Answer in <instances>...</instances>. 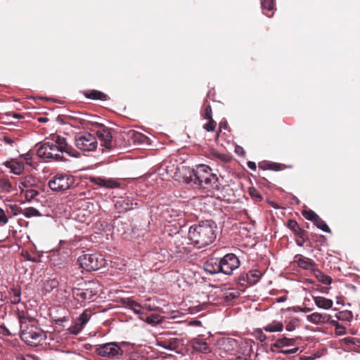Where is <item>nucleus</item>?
Here are the masks:
<instances>
[{"label":"nucleus","instance_id":"obj_14","mask_svg":"<svg viewBox=\"0 0 360 360\" xmlns=\"http://www.w3.org/2000/svg\"><path fill=\"white\" fill-rule=\"evenodd\" d=\"M25 162L18 158H11L3 163L6 167L11 169V172L15 175L20 176L25 172Z\"/></svg>","mask_w":360,"mask_h":360},{"label":"nucleus","instance_id":"obj_1","mask_svg":"<svg viewBox=\"0 0 360 360\" xmlns=\"http://www.w3.org/2000/svg\"><path fill=\"white\" fill-rule=\"evenodd\" d=\"M17 317L20 327V338L27 345L37 347L43 343L46 335L36 323L37 320L27 311L17 310Z\"/></svg>","mask_w":360,"mask_h":360},{"label":"nucleus","instance_id":"obj_62","mask_svg":"<svg viewBox=\"0 0 360 360\" xmlns=\"http://www.w3.org/2000/svg\"><path fill=\"white\" fill-rule=\"evenodd\" d=\"M76 120H77V118H76ZM78 120H79V122L82 125L85 124V123H86V121L84 119L78 118Z\"/></svg>","mask_w":360,"mask_h":360},{"label":"nucleus","instance_id":"obj_17","mask_svg":"<svg viewBox=\"0 0 360 360\" xmlns=\"http://www.w3.org/2000/svg\"><path fill=\"white\" fill-rule=\"evenodd\" d=\"M203 268L206 272L210 274L221 273V265L220 258L211 257L208 259L203 264Z\"/></svg>","mask_w":360,"mask_h":360},{"label":"nucleus","instance_id":"obj_10","mask_svg":"<svg viewBox=\"0 0 360 360\" xmlns=\"http://www.w3.org/2000/svg\"><path fill=\"white\" fill-rule=\"evenodd\" d=\"M96 285V282L89 281L85 288H74L72 295L79 302L92 300L98 293Z\"/></svg>","mask_w":360,"mask_h":360},{"label":"nucleus","instance_id":"obj_20","mask_svg":"<svg viewBox=\"0 0 360 360\" xmlns=\"http://www.w3.org/2000/svg\"><path fill=\"white\" fill-rule=\"evenodd\" d=\"M191 347L195 352L207 354L211 352L208 344L201 339H193L191 342Z\"/></svg>","mask_w":360,"mask_h":360},{"label":"nucleus","instance_id":"obj_64","mask_svg":"<svg viewBox=\"0 0 360 360\" xmlns=\"http://www.w3.org/2000/svg\"><path fill=\"white\" fill-rule=\"evenodd\" d=\"M270 205L274 207V208H278V206L276 205V203L274 202H270Z\"/></svg>","mask_w":360,"mask_h":360},{"label":"nucleus","instance_id":"obj_52","mask_svg":"<svg viewBox=\"0 0 360 360\" xmlns=\"http://www.w3.org/2000/svg\"><path fill=\"white\" fill-rule=\"evenodd\" d=\"M309 240V238H308V236H307V233L305 234V237L304 238H297L296 239V243L298 246H303L304 245V243L307 240Z\"/></svg>","mask_w":360,"mask_h":360},{"label":"nucleus","instance_id":"obj_48","mask_svg":"<svg viewBox=\"0 0 360 360\" xmlns=\"http://www.w3.org/2000/svg\"><path fill=\"white\" fill-rule=\"evenodd\" d=\"M10 209L13 212V215H17L18 214H22L23 210H22L18 205H13L10 206Z\"/></svg>","mask_w":360,"mask_h":360},{"label":"nucleus","instance_id":"obj_4","mask_svg":"<svg viewBox=\"0 0 360 360\" xmlns=\"http://www.w3.org/2000/svg\"><path fill=\"white\" fill-rule=\"evenodd\" d=\"M37 155L43 159L51 161L65 162L68 158L64 151L53 145L51 141L43 143L37 149Z\"/></svg>","mask_w":360,"mask_h":360},{"label":"nucleus","instance_id":"obj_23","mask_svg":"<svg viewBox=\"0 0 360 360\" xmlns=\"http://www.w3.org/2000/svg\"><path fill=\"white\" fill-rule=\"evenodd\" d=\"M122 303L127 308L133 310L137 314H142L143 307L137 302L133 300L131 298H123L122 299Z\"/></svg>","mask_w":360,"mask_h":360},{"label":"nucleus","instance_id":"obj_12","mask_svg":"<svg viewBox=\"0 0 360 360\" xmlns=\"http://www.w3.org/2000/svg\"><path fill=\"white\" fill-rule=\"evenodd\" d=\"M51 140V143L64 151L68 157L79 158L80 156V153L72 146L69 145L65 138L56 135Z\"/></svg>","mask_w":360,"mask_h":360},{"label":"nucleus","instance_id":"obj_24","mask_svg":"<svg viewBox=\"0 0 360 360\" xmlns=\"http://www.w3.org/2000/svg\"><path fill=\"white\" fill-rule=\"evenodd\" d=\"M0 141L12 148H15L18 147V143L20 141V136L18 134H6L0 138Z\"/></svg>","mask_w":360,"mask_h":360},{"label":"nucleus","instance_id":"obj_21","mask_svg":"<svg viewBox=\"0 0 360 360\" xmlns=\"http://www.w3.org/2000/svg\"><path fill=\"white\" fill-rule=\"evenodd\" d=\"M287 226L293 232L297 238H304L305 237V234L307 233V232L302 229L298 223L294 219H289L287 223Z\"/></svg>","mask_w":360,"mask_h":360},{"label":"nucleus","instance_id":"obj_30","mask_svg":"<svg viewBox=\"0 0 360 360\" xmlns=\"http://www.w3.org/2000/svg\"><path fill=\"white\" fill-rule=\"evenodd\" d=\"M13 191V186L11 181L7 177L0 179V191L9 193Z\"/></svg>","mask_w":360,"mask_h":360},{"label":"nucleus","instance_id":"obj_18","mask_svg":"<svg viewBox=\"0 0 360 360\" xmlns=\"http://www.w3.org/2000/svg\"><path fill=\"white\" fill-rule=\"evenodd\" d=\"M263 276V272L258 269H253L249 271L245 274L240 276V281L247 282L248 284L252 285H255L260 280Z\"/></svg>","mask_w":360,"mask_h":360},{"label":"nucleus","instance_id":"obj_57","mask_svg":"<svg viewBox=\"0 0 360 360\" xmlns=\"http://www.w3.org/2000/svg\"><path fill=\"white\" fill-rule=\"evenodd\" d=\"M248 166L250 169L252 170H256L257 166L255 162L249 161L248 162Z\"/></svg>","mask_w":360,"mask_h":360},{"label":"nucleus","instance_id":"obj_49","mask_svg":"<svg viewBox=\"0 0 360 360\" xmlns=\"http://www.w3.org/2000/svg\"><path fill=\"white\" fill-rule=\"evenodd\" d=\"M8 222V218L3 209L0 208V223L6 224Z\"/></svg>","mask_w":360,"mask_h":360},{"label":"nucleus","instance_id":"obj_8","mask_svg":"<svg viewBox=\"0 0 360 360\" xmlns=\"http://www.w3.org/2000/svg\"><path fill=\"white\" fill-rule=\"evenodd\" d=\"M75 143L82 151H94L97 148L96 136L89 132H80L75 136Z\"/></svg>","mask_w":360,"mask_h":360},{"label":"nucleus","instance_id":"obj_61","mask_svg":"<svg viewBox=\"0 0 360 360\" xmlns=\"http://www.w3.org/2000/svg\"><path fill=\"white\" fill-rule=\"evenodd\" d=\"M147 322L149 323H154V322H156V321L153 319V317H148L147 318Z\"/></svg>","mask_w":360,"mask_h":360},{"label":"nucleus","instance_id":"obj_41","mask_svg":"<svg viewBox=\"0 0 360 360\" xmlns=\"http://www.w3.org/2000/svg\"><path fill=\"white\" fill-rule=\"evenodd\" d=\"M302 214L305 219L309 221H311L313 223L317 219V217H319V215L311 210H304L302 212Z\"/></svg>","mask_w":360,"mask_h":360},{"label":"nucleus","instance_id":"obj_6","mask_svg":"<svg viewBox=\"0 0 360 360\" xmlns=\"http://www.w3.org/2000/svg\"><path fill=\"white\" fill-rule=\"evenodd\" d=\"M75 182L74 177L67 174H56L48 183L49 187L56 192H62L69 189Z\"/></svg>","mask_w":360,"mask_h":360},{"label":"nucleus","instance_id":"obj_16","mask_svg":"<svg viewBox=\"0 0 360 360\" xmlns=\"http://www.w3.org/2000/svg\"><path fill=\"white\" fill-rule=\"evenodd\" d=\"M32 188H39V181L36 177L27 175L19 179V188L21 193Z\"/></svg>","mask_w":360,"mask_h":360},{"label":"nucleus","instance_id":"obj_9","mask_svg":"<svg viewBox=\"0 0 360 360\" xmlns=\"http://www.w3.org/2000/svg\"><path fill=\"white\" fill-rule=\"evenodd\" d=\"M299 339L300 337L289 338L283 335L281 338H278L272 345L274 347L279 349L280 353L286 355L293 354L299 350V347L295 344L297 340Z\"/></svg>","mask_w":360,"mask_h":360},{"label":"nucleus","instance_id":"obj_35","mask_svg":"<svg viewBox=\"0 0 360 360\" xmlns=\"http://www.w3.org/2000/svg\"><path fill=\"white\" fill-rule=\"evenodd\" d=\"M22 214L27 218L32 217H40L41 216V214L39 212L38 210H37L34 207H30L25 208L22 212Z\"/></svg>","mask_w":360,"mask_h":360},{"label":"nucleus","instance_id":"obj_36","mask_svg":"<svg viewBox=\"0 0 360 360\" xmlns=\"http://www.w3.org/2000/svg\"><path fill=\"white\" fill-rule=\"evenodd\" d=\"M38 189L39 188H32L23 191V193H25L26 200L30 202L36 196H37L39 194Z\"/></svg>","mask_w":360,"mask_h":360},{"label":"nucleus","instance_id":"obj_28","mask_svg":"<svg viewBox=\"0 0 360 360\" xmlns=\"http://www.w3.org/2000/svg\"><path fill=\"white\" fill-rule=\"evenodd\" d=\"M314 300L316 305L324 309H329L333 307V302L332 300L327 299L324 297L317 296L314 297Z\"/></svg>","mask_w":360,"mask_h":360},{"label":"nucleus","instance_id":"obj_25","mask_svg":"<svg viewBox=\"0 0 360 360\" xmlns=\"http://www.w3.org/2000/svg\"><path fill=\"white\" fill-rule=\"evenodd\" d=\"M82 94L86 98L89 99L100 101L108 100V95L98 90L94 89L90 91H82Z\"/></svg>","mask_w":360,"mask_h":360},{"label":"nucleus","instance_id":"obj_54","mask_svg":"<svg viewBox=\"0 0 360 360\" xmlns=\"http://www.w3.org/2000/svg\"><path fill=\"white\" fill-rule=\"evenodd\" d=\"M259 168L264 170L270 169V162H263L259 164Z\"/></svg>","mask_w":360,"mask_h":360},{"label":"nucleus","instance_id":"obj_15","mask_svg":"<svg viewBox=\"0 0 360 360\" xmlns=\"http://www.w3.org/2000/svg\"><path fill=\"white\" fill-rule=\"evenodd\" d=\"M115 207L119 213H125L134 208H138L139 204L134 203L129 198H120L116 201Z\"/></svg>","mask_w":360,"mask_h":360},{"label":"nucleus","instance_id":"obj_39","mask_svg":"<svg viewBox=\"0 0 360 360\" xmlns=\"http://www.w3.org/2000/svg\"><path fill=\"white\" fill-rule=\"evenodd\" d=\"M83 328L84 326L81 324V323L75 320L74 324L69 327L68 330L70 334L77 335L82 331Z\"/></svg>","mask_w":360,"mask_h":360},{"label":"nucleus","instance_id":"obj_47","mask_svg":"<svg viewBox=\"0 0 360 360\" xmlns=\"http://www.w3.org/2000/svg\"><path fill=\"white\" fill-rule=\"evenodd\" d=\"M91 181L100 186H104L105 179L101 177H91Z\"/></svg>","mask_w":360,"mask_h":360},{"label":"nucleus","instance_id":"obj_60","mask_svg":"<svg viewBox=\"0 0 360 360\" xmlns=\"http://www.w3.org/2000/svg\"><path fill=\"white\" fill-rule=\"evenodd\" d=\"M260 181H261V183H262L264 184H265L266 183L269 184V182L267 181V179L265 177H262Z\"/></svg>","mask_w":360,"mask_h":360},{"label":"nucleus","instance_id":"obj_34","mask_svg":"<svg viewBox=\"0 0 360 360\" xmlns=\"http://www.w3.org/2000/svg\"><path fill=\"white\" fill-rule=\"evenodd\" d=\"M262 8L264 11V13L268 16L271 17V15H269L268 13H265L266 11H271L274 8V4L273 0H262L261 2Z\"/></svg>","mask_w":360,"mask_h":360},{"label":"nucleus","instance_id":"obj_11","mask_svg":"<svg viewBox=\"0 0 360 360\" xmlns=\"http://www.w3.org/2000/svg\"><path fill=\"white\" fill-rule=\"evenodd\" d=\"M221 259V273L231 275L240 265L239 259L232 253L226 254Z\"/></svg>","mask_w":360,"mask_h":360},{"label":"nucleus","instance_id":"obj_40","mask_svg":"<svg viewBox=\"0 0 360 360\" xmlns=\"http://www.w3.org/2000/svg\"><path fill=\"white\" fill-rule=\"evenodd\" d=\"M91 318V311L88 309L84 310L79 316L76 319L78 322L81 323L84 326L89 321Z\"/></svg>","mask_w":360,"mask_h":360},{"label":"nucleus","instance_id":"obj_55","mask_svg":"<svg viewBox=\"0 0 360 360\" xmlns=\"http://www.w3.org/2000/svg\"><path fill=\"white\" fill-rule=\"evenodd\" d=\"M0 332H1L4 335H11L12 333L9 331V330L4 326H0Z\"/></svg>","mask_w":360,"mask_h":360},{"label":"nucleus","instance_id":"obj_42","mask_svg":"<svg viewBox=\"0 0 360 360\" xmlns=\"http://www.w3.org/2000/svg\"><path fill=\"white\" fill-rule=\"evenodd\" d=\"M248 193L251 198L255 201V202H261L263 199V197L259 193V192L254 187H250L249 188Z\"/></svg>","mask_w":360,"mask_h":360},{"label":"nucleus","instance_id":"obj_51","mask_svg":"<svg viewBox=\"0 0 360 360\" xmlns=\"http://www.w3.org/2000/svg\"><path fill=\"white\" fill-rule=\"evenodd\" d=\"M20 158H23L27 165H32V158L30 154L20 155Z\"/></svg>","mask_w":360,"mask_h":360},{"label":"nucleus","instance_id":"obj_58","mask_svg":"<svg viewBox=\"0 0 360 360\" xmlns=\"http://www.w3.org/2000/svg\"><path fill=\"white\" fill-rule=\"evenodd\" d=\"M13 117L16 119H22L24 116L19 113H13Z\"/></svg>","mask_w":360,"mask_h":360},{"label":"nucleus","instance_id":"obj_59","mask_svg":"<svg viewBox=\"0 0 360 360\" xmlns=\"http://www.w3.org/2000/svg\"><path fill=\"white\" fill-rule=\"evenodd\" d=\"M286 300V297L285 296H282L278 298L277 301L278 302H282Z\"/></svg>","mask_w":360,"mask_h":360},{"label":"nucleus","instance_id":"obj_44","mask_svg":"<svg viewBox=\"0 0 360 360\" xmlns=\"http://www.w3.org/2000/svg\"><path fill=\"white\" fill-rule=\"evenodd\" d=\"M104 187L108 188H115L120 186V184L112 179H105L104 182Z\"/></svg>","mask_w":360,"mask_h":360},{"label":"nucleus","instance_id":"obj_27","mask_svg":"<svg viewBox=\"0 0 360 360\" xmlns=\"http://www.w3.org/2000/svg\"><path fill=\"white\" fill-rule=\"evenodd\" d=\"M329 318V315L321 314L318 312H314L307 316V320L315 324L326 323L328 321Z\"/></svg>","mask_w":360,"mask_h":360},{"label":"nucleus","instance_id":"obj_63","mask_svg":"<svg viewBox=\"0 0 360 360\" xmlns=\"http://www.w3.org/2000/svg\"><path fill=\"white\" fill-rule=\"evenodd\" d=\"M48 120V118L46 117H40L39 118V121L40 122H46Z\"/></svg>","mask_w":360,"mask_h":360},{"label":"nucleus","instance_id":"obj_46","mask_svg":"<svg viewBox=\"0 0 360 360\" xmlns=\"http://www.w3.org/2000/svg\"><path fill=\"white\" fill-rule=\"evenodd\" d=\"M263 329H258L256 330L257 334V338L261 342H263L266 340V335L262 332Z\"/></svg>","mask_w":360,"mask_h":360},{"label":"nucleus","instance_id":"obj_3","mask_svg":"<svg viewBox=\"0 0 360 360\" xmlns=\"http://www.w3.org/2000/svg\"><path fill=\"white\" fill-rule=\"evenodd\" d=\"M192 181L200 188L214 193L220 189V182L216 174L206 165H198L190 174Z\"/></svg>","mask_w":360,"mask_h":360},{"label":"nucleus","instance_id":"obj_13","mask_svg":"<svg viewBox=\"0 0 360 360\" xmlns=\"http://www.w3.org/2000/svg\"><path fill=\"white\" fill-rule=\"evenodd\" d=\"M97 136L101 142V146L108 150L113 147L112 136L110 129L101 125L100 129L97 131Z\"/></svg>","mask_w":360,"mask_h":360},{"label":"nucleus","instance_id":"obj_32","mask_svg":"<svg viewBox=\"0 0 360 360\" xmlns=\"http://www.w3.org/2000/svg\"><path fill=\"white\" fill-rule=\"evenodd\" d=\"M300 326V319L298 318L292 317L289 320L285 321V330L288 332L294 331Z\"/></svg>","mask_w":360,"mask_h":360},{"label":"nucleus","instance_id":"obj_33","mask_svg":"<svg viewBox=\"0 0 360 360\" xmlns=\"http://www.w3.org/2000/svg\"><path fill=\"white\" fill-rule=\"evenodd\" d=\"M51 261L55 266H58L60 268H61L67 263L68 255H63L60 257V255L58 253L53 254L52 255Z\"/></svg>","mask_w":360,"mask_h":360},{"label":"nucleus","instance_id":"obj_56","mask_svg":"<svg viewBox=\"0 0 360 360\" xmlns=\"http://www.w3.org/2000/svg\"><path fill=\"white\" fill-rule=\"evenodd\" d=\"M228 127V123L226 120H222L219 122V131H221L222 129H226Z\"/></svg>","mask_w":360,"mask_h":360},{"label":"nucleus","instance_id":"obj_22","mask_svg":"<svg viewBox=\"0 0 360 360\" xmlns=\"http://www.w3.org/2000/svg\"><path fill=\"white\" fill-rule=\"evenodd\" d=\"M157 345L168 350L176 351L179 348V344L176 338H170L158 341Z\"/></svg>","mask_w":360,"mask_h":360},{"label":"nucleus","instance_id":"obj_37","mask_svg":"<svg viewBox=\"0 0 360 360\" xmlns=\"http://www.w3.org/2000/svg\"><path fill=\"white\" fill-rule=\"evenodd\" d=\"M314 224L317 228L321 229L322 231H323L325 232H327V233L331 232L328 226L319 216L317 217V219L314 221Z\"/></svg>","mask_w":360,"mask_h":360},{"label":"nucleus","instance_id":"obj_38","mask_svg":"<svg viewBox=\"0 0 360 360\" xmlns=\"http://www.w3.org/2000/svg\"><path fill=\"white\" fill-rule=\"evenodd\" d=\"M58 281L55 278L47 280L44 283V290L46 292H50L51 290L58 287Z\"/></svg>","mask_w":360,"mask_h":360},{"label":"nucleus","instance_id":"obj_29","mask_svg":"<svg viewBox=\"0 0 360 360\" xmlns=\"http://www.w3.org/2000/svg\"><path fill=\"white\" fill-rule=\"evenodd\" d=\"M9 299L13 304H19L21 301V290L20 287H13L8 291Z\"/></svg>","mask_w":360,"mask_h":360},{"label":"nucleus","instance_id":"obj_5","mask_svg":"<svg viewBox=\"0 0 360 360\" xmlns=\"http://www.w3.org/2000/svg\"><path fill=\"white\" fill-rule=\"evenodd\" d=\"M79 266L87 271H96L105 265V259L96 254H85L77 259Z\"/></svg>","mask_w":360,"mask_h":360},{"label":"nucleus","instance_id":"obj_2","mask_svg":"<svg viewBox=\"0 0 360 360\" xmlns=\"http://www.w3.org/2000/svg\"><path fill=\"white\" fill-rule=\"evenodd\" d=\"M217 229V224L212 220L201 221L189 228L188 238L197 248H202L214 241Z\"/></svg>","mask_w":360,"mask_h":360},{"label":"nucleus","instance_id":"obj_53","mask_svg":"<svg viewBox=\"0 0 360 360\" xmlns=\"http://www.w3.org/2000/svg\"><path fill=\"white\" fill-rule=\"evenodd\" d=\"M215 157L217 158L218 159L221 160L222 161H224L225 162H227L230 160V158L224 154L217 153L215 155Z\"/></svg>","mask_w":360,"mask_h":360},{"label":"nucleus","instance_id":"obj_7","mask_svg":"<svg viewBox=\"0 0 360 360\" xmlns=\"http://www.w3.org/2000/svg\"><path fill=\"white\" fill-rule=\"evenodd\" d=\"M95 353L102 357L119 359L123 354V350L115 342L96 345Z\"/></svg>","mask_w":360,"mask_h":360},{"label":"nucleus","instance_id":"obj_45","mask_svg":"<svg viewBox=\"0 0 360 360\" xmlns=\"http://www.w3.org/2000/svg\"><path fill=\"white\" fill-rule=\"evenodd\" d=\"M201 115L204 119H211L212 117V108L210 105H207V106L205 107V109L202 111Z\"/></svg>","mask_w":360,"mask_h":360},{"label":"nucleus","instance_id":"obj_19","mask_svg":"<svg viewBox=\"0 0 360 360\" xmlns=\"http://www.w3.org/2000/svg\"><path fill=\"white\" fill-rule=\"evenodd\" d=\"M294 262L297 264L300 268L305 270H311L314 271L315 269L316 263L309 258H307L302 255H296L294 259Z\"/></svg>","mask_w":360,"mask_h":360},{"label":"nucleus","instance_id":"obj_43","mask_svg":"<svg viewBox=\"0 0 360 360\" xmlns=\"http://www.w3.org/2000/svg\"><path fill=\"white\" fill-rule=\"evenodd\" d=\"M207 120L208 122L203 125V129L207 131H214L217 126L216 122L212 117L211 119L207 118Z\"/></svg>","mask_w":360,"mask_h":360},{"label":"nucleus","instance_id":"obj_26","mask_svg":"<svg viewBox=\"0 0 360 360\" xmlns=\"http://www.w3.org/2000/svg\"><path fill=\"white\" fill-rule=\"evenodd\" d=\"M284 325L283 322L274 320L271 322L267 323L263 326L262 329L268 333H277L283 331Z\"/></svg>","mask_w":360,"mask_h":360},{"label":"nucleus","instance_id":"obj_31","mask_svg":"<svg viewBox=\"0 0 360 360\" xmlns=\"http://www.w3.org/2000/svg\"><path fill=\"white\" fill-rule=\"evenodd\" d=\"M314 274L319 281L321 282L325 285H329L332 282L330 276L326 275L323 272L318 269H314Z\"/></svg>","mask_w":360,"mask_h":360},{"label":"nucleus","instance_id":"obj_50","mask_svg":"<svg viewBox=\"0 0 360 360\" xmlns=\"http://www.w3.org/2000/svg\"><path fill=\"white\" fill-rule=\"evenodd\" d=\"M283 169L282 165L276 162H270V169L274 171H279Z\"/></svg>","mask_w":360,"mask_h":360}]
</instances>
